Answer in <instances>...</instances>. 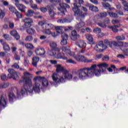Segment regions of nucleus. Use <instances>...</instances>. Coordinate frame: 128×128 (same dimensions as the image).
Returning <instances> with one entry per match:
<instances>
[{
    "instance_id": "38",
    "label": "nucleus",
    "mask_w": 128,
    "mask_h": 128,
    "mask_svg": "<svg viewBox=\"0 0 128 128\" xmlns=\"http://www.w3.org/2000/svg\"><path fill=\"white\" fill-rule=\"evenodd\" d=\"M98 46H100V48H103L104 50H106V48H108L106 45L104 44V42L102 41L99 42Z\"/></svg>"
},
{
    "instance_id": "12",
    "label": "nucleus",
    "mask_w": 128,
    "mask_h": 128,
    "mask_svg": "<svg viewBox=\"0 0 128 128\" xmlns=\"http://www.w3.org/2000/svg\"><path fill=\"white\" fill-rule=\"evenodd\" d=\"M50 48L54 52H60L62 48L58 47V44L54 42H51L50 44Z\"/></svg>"
},
{
    "instance_id": "30",
    "label": "nucleus",
    "mask_w": 128,
    "mask_h": 128,
    "mask_svg": "<svg viewBox=\"0 0 128 128\" xmlns=\"http://www.w3.org/2000/svg\"><path fill=\"white\" fill-rule=\"evenodd\" d=\"M108 28H110L111 30H112L114 32H118V30L117 28H120V26L118 25H114V26H108Z\"/></svg>"
},
{
    "instance_id": "33",
    "label": "nucleus",
    "mask_w": 128,
    "mask_h": 128,
    "mask_svg": "<svg viewBox=\"0 0 128 128\" xmlns=\"http://www.w3.org/2000/svg\"><path fill=\"white\" fill-rule=\"evenodd\" d=\"M66 79L64 76V73H62V75L61 76H59V82H66Z\"/></svg>"
},
{
    "instance_id": "1",
    "label": "nucleus",
    "mask_w": 128,
    "mask_h": 128,
    "mask_svg": "<svg viewBox=\"0 0 128 128\" xmlns=\"http://www.w3.org/2000/svg\"><path fill=\"white\" fill-rule=\"evenodd\" d=\"M108 68V64L102 62L99 64H94L90 68H81L79 72V78L81 80L92 78L94 76H100L101 72H106V70Z\"/></svg>"
},
{
    "instance_id": "37",
    "label": "nucleus",
    "mask_w": 128,
    "mask_h": 128,
    "mask_svg": "<svg viewBox=\"0 0 128 128\" xmlns=\"http://www.w3.org/2000/svg\"><path fill=\"white\" fill-rule=\"evenodd\" d=\"M8 96L10 102H12L14 98H16V96H14V94L12 92L9 93Z\"/></svg>"
},
{
    "instance_id": "16",
    "label": "nucleus",
    "mask_w": 128,
    "mask_h": 128,
    "mask_svg": "<svg viewBox=\"0 0 128 128\" xmlns=\"http://www.w3.org/2000/svg\"><path fill=\"white\" fill-rule=\"evenodd\" d=\"M80 38V34H78V33L76 30L72 31L71 36V39L72 40H76Z\"/></svg>"
},
{
    "instance_id": "58",
    "label": "nucleus",
    "mask_w": 128,
    "mask_h": 128,
    "mask_svg": "<svg viewBox=\"0 0 128 128\" xmlns=\"http://www.w3.org/2000/svg\"><path fill=\"white\" fill-rule=\"evenodd\" d=\"M54 50H52H52H50L48 52V54H50V56H56V52H54Z\"/></svg>"
},
{
    "instance_id": "34",
    "label": "nucleus",
    "mask_w": 128,
    "mask_h": 128,
    "mask_svg": "<svg viewBox=\"0 0 128 128\" xmlns=\"http://www.w3.org/2000/svg\"><path fill=\"white\" fill-rule=\"evenodd\" d=\"M26 32L28 34H36V30L32 28H30L26 30Z\"/></svg>"
},
{
    "instance_id": "47",
    "label": "nucleus",
    "mask_w": 128,
    "mask_h": 128,
    "mask_svg": "<svg viewBox=\"0 0 128 128\" xmlns=\"http://www.w3.org/2000/svg\"><path fill=\"white\" fill-rule=\"evenodd\" d=\"M14 14L16 15L17 18H22V14L18 10Z\"/></svg>"
},
{
    "instance_id": "51",
    "label": "nucleus",
    "mask_w": 128,
    "mask_h": 128,
    "mask_svg": "<svg viewBox=\"0 0 128 128\" xmlns=\"http://www.w3.org/2000/svg\"><path fill=\"white\" fill-rule=\"evenodd\" d=\"M4 12L2 11V10L0 9V20H2L4 18L5 16Z\"/></svg>"
},
{
    "instance_id": "62",
    "label": "nucleus",
    "mask_w": 128,
    "mask_h": 128,
    "mask_svg": "<svg viewBox=\"0 0 128 128\" xmlns=\"http://www.w3.org/2000/svg\"><path fill=\"white\" fill-rule=\"evenodd\" d=\"M102 60L104 62H108V60H110V57H108V56H105L102 58Z\"/></svg>"
},
{
    "instance_id": "11",
    "label": "nucleus",
    "mask_w": 128,
    "mask_h": 128,
    "mask_svg": "<svg viewBox=\"0 0 128 128\" xmlns=\"http://www.w3.org/2000/svg\"><path fill=\"white\" fill-rule=\"evenodd\" d=\"M62 40L60 42L62 46H66L68 44V36L65 33H62Z\"/></svg>"
},
{
    "instance_id": "35",
    "label": "nucleus",
    "mask_w": 128,
    "mask_h": 128,
    "mask_svg": "<svg viewBox=\"0 0 128 128\" xmlns=\"http://www.w3.org/2000/svg\"><path fill=\"white\" fill-rule=\"evenodd\" d=\"M70 20L66 19V18H64L63 20L60 19L59 20H58V22L60 24H64L66 22H70Z\"/></svg>"
},
{
    "instance_id": "4",
    "label": "nucleus",
    "mask_w": 128,
    "mask_h": 128,
    "mask_svg": "<svg viewBox=\"0 0 128 128\" xmlns=\"http://www.w3.org/2000/svg\"><path fill=\"white\" fill-rule=\"evenodd\" d=\"M35 84L34 85V90L35 92H40V82H42V86L43 88L48 86V81L44 78L40 76H36L34 80Z\"/></svg>"
},
{
    "instance_id": "31",
    "label": "nucleus",
    "mask_w": 128,
    "mask_h": 128,
    "mask_svg": "<svg viewBox=\"0 0 128 128\" xmlns=\"http://www.w3.org/2000/svg\"><path fill=\"white\" fill-rule=\"evenodd\" d=\"M46 34L47 36H53V38H56V36H58V34H56V32H52L50 30H48V32H46Z\"/></svg>"
},
{
    "instance_id": "22",
    "label": "nucleus",
    "mask_w": 128,
    "mask_h": 128,
    "mask_svg": "<svg viewBox=\"0 0 128 128\" xmlns=\"http://www.w3.org/2000/svg\"><path fill=\"white\" fill-rule=\"evenodd\" d=\"M48 10H49V15L52 18H54V16H56V12L52 10V6H48Z\"/></svg>"
},
{
    "instance_id": "25",
    "label": "nucleus",
    "mask_w": 128,
    "mask_h": 128,
    "mask_svg": "<svg viewBox=\"0 0 128 128\" xmlns=\"http://www.w3.org/2000/svg\"><path fill=\"white\" fill-rule=\"evenodd\" d=\"M56 72H64V70H65L64 67L62 66L60 64H58L56 66Z\"/></svg>"
},
{
    "instance_id": "23",
    "label": "nucleus",
    "mask_w": 128,
    "mask_h": 128,
    "mask_svg": "<svg viewBox=\"0 0 128 128\" xmlns=\"http://www.w3.org/2000/svg\"><path fill=\"white\" fill-rule=\"evenodd\" d=\"M86 6H88L90 10H92V12H98V8L93 4H88V5H86Z\"/></svg>"
},
{
    "instance_id": "49",
    "label": "nucleus",
    "mask_w": 128,
    "mask_h": 128,
    "mask_svg": "<svg viewBox=\"0 0 128 128\" xmlns=\"http://www.w3.org/2000/svg\"><path fill=\"white\" fill-rule=\"evenodd\" d=\"M102 4L105 8H108L110 6V4L108 2H102Z\"/></svg>"
},
{
    "instance_id": "64",
    "label": "nucleus",
    "mask_w": 128,
    "mask_h": 128,
    "mask_svg": "<svg viewBox=\"0 0 128 128\" xmlns=\"http://www.w3.org/2000/svg\"><path fill=\"white\" fill-rule=\"evenodd\" d=\"M19 52H20V56H24V51H22V50L21 48L18 49Z\"/></svg>"
},
{
    "instance_id": "41",
    "label": "nucleus",
    "mask_w": 128,
    "mask_h": 128,
    "mask_svg": "<svg viewBox=\"0 0 128 128\" xmlns=\"http://www.w3.org/2000/svg\"><path fill=\"white\" fill-rule=\"evenodd\" d=\"M108 14L111 18H118V14L116 13H114L112 12H108Z\"/></svg>"
},
{
    "instance_id": "9",
    "label": "nucleus",
    "mask_w": 128,
    "mask_h": 128,
    "mask_svg": "<svg viewBox=\"0 0 128 128\" xmlns=\"http://www.w3.org/2000/svg\"><path fill=\"white\" fill-rule=\"evenodd\" d=\"M22 22H24V25L25 26L26 28H30L32 22H34V20H32V19L31 18H26L25 19L23 20Z\"/></svg>"
},
{
    "instance_id": "61",
    "label": "nucleus",
    "mask_w": 128,
    "mask_h": 128,
    "mask_svg": "<svg viewBox=\"0 0 128 128\" xmlns=\"http://www.w3.org/2000/svg\"><path fill=\"white\" fill-rule=\"evenodd\" d=\"M98 26L101 28H106V25L104 23L99 22L98 23Z\"/></svg>"
},
{
    "instance_id": "43",
    "label": "nucleus",
    "mask_w": 128,
    "mask_h": 128,
    "mask_svg": "<svg viewBox=\"0 0 128 128\" xmlns=\"http://www.w3.org/2000/svg\"><path fill=\"white\" fill-rule=\"evenodd\" d=\"M116 66L111 65L110 67L108 68L107 70L108 72H112L114 71L113 70H116Z\"/></svg>"
},
{
    "instance_id": "40",
    "label": "nucleus",
    "mask_w": 128,
    "mask_h": 128,
    "mask_svg": "<svg viewBox=\"0 0 128 128\" xmlns=\"http://www.w3.org/2000/svg\"><path fill=\"white\" fill-rule=\"evenodd\" d=\"M4 46V50H5V52H10V46L6 44H3Z\"/></svg>"
},
{
    "instance_id": "44",
    "label": "nucleus",
    "mask_w": 128,
    "mask_h": 128,
    "mask_svg": "<svg viewBox=\"0 0 128 128\" xmlns=\"http://www.w3.org/2000/svg\"><path fill=\"white\" fill-rule=\"evenodd\" d=\"M66 61V62L67 64H76V61L72 59H68V60H65Z\"/></svg>"
},
{
    "instance_id": "18",
    "label": "nucleus",
    "mask_w": 128,
    "mask_h": 128,
    "mask_svg": "<svg viewBox=\"0 0 128 128\" xmlns=\"http://www.w3.org/2000/svg\"><path fill=\"white\" fill-rule=\"evenodd\" d=\"M15 6H16L18 10H20V12H26L24 10L26 8V6H24L22 4H15Z\"/></svg>"
},
{
    "instance_id": "52",
    "label": "nucleus",
    "mask_w": 128,
    "mask_h": 128,
    "mask_svg": "<svg viewBox=\"0 0 128 128\" xmlns=\"http://www.w3.org/2000/svg\"><path fill=\"white\" fill-rule=\"evenodd\" d=\"M120 42H118V44H120ZM117 42L116 41H112L110 42V46H112V45L114 46H118V44Z\"/></svg>"
},
{
    "instance_id": "42",
    "label": "nucleus",
    "mask_w": 128,
    "mask_h": 128,
    "mask_svg": "<svg viewBox=\"0 0 128 128\" xmlns=\"http://www.w3.org/2000/svg\"><path fill=\"white\" fill-rule=\"evenodd\" d=\"M25 47L26 48H29L30 50H32L34 48V45L30 43H27L25 44Z\"/></svg>"
},
{
    "instance_id": "46",
    "label": "nucleus",
    "mask_w": 128,
    "mask_h": 128,
    "mask_svg": "<svg viewBox=\"0 0 128 128\" xmlns=\"http://www.w3.org/2000/svg\"><path fill=\"white\" fill-rule=\"evenodd\" d=\"M9 10L10 12H12V14H14L15 12H16L18 11V10H16V8H14V7L12 6H10L9 8Z\"/></svg>"
},
{
    "instance_id": "36",
    "label": "nucleus",
    "mask_w": 128,
    "mask_h": 128,
    "mask_svg": "<svg viewBox=\"0 0 128 128\" xmlns=\"http://www.w3.org/2000/svg\"><path fill=\"white\" fill-rule=\"evenodd\" d=\"M54 28H56V32L58 34V35L60 34H64V32H62V28L57 26L55 27Z\"/></svg>"
},
{
    "instance_id": "53",
    "label": "nucleus",
    "mask_w": 128,
    "mask_h": 128,
    "mask_svg": "<svg viewBox=\"0 0 128 128\" xmlns=\"http://www.w3.org/2000/svg\"><path fill=\"white\" fill-rule=\"evenodd\" d=\"M32 40H33L32 36H29L26 37L25 40H26V42H32Z\"/></svg>"
},
{
    "instance_id": "54",
    "label": "nucleus",
    "mask_w": 128,
    "mask_h": 128,
    "mask_svg": "<svg viewBox=\"0 0 128 128\" xmlns=\"http://www.w3.org/2000/svg\"><path fill=\"white\" fill-rule=\"evenodd\" d=\"M100 46L98 45H96L94 47V50H96V52H102V50L100 48L101 47H98Z\"/></svg>"
},
{
    "instance_id": "56",
    "label": "nucleus",
    "mask_w": 128,
    "mask_h": 128,
    "mask_svg": "<svg viewBox=\"0 0 128 128\" xmlns=\"http://www.w3.org/2000/svg\"><path fill=\"white\" fill-rule=\"evenodd\" d=\"M11 44L12 46V47L11 48V50H12V52H14L18 50V48L14 46V44L11 43Z\"/></svg>"
},
{
    "instance_id": "60",
    "label": "nucleus",
    "mask_w": 128,
    "mask_h": 128,
    "mask_svg": "<svg viewBox=\"0 0 128 128\" xmlns=\"http://www.w3.org/2000/svg\"><path fill=\"white\" fill-rule=\"evenodd\" d=\"M46 23L43 22L42 21H40L38 22V26H41L43 28V30L44 29V24H46Z\"/></svg>"
},
{
    "instance_id": "8",
    "label": "nucleus",
    "mask_w": 128,
    "mask_h": 128,
    "mask_svg": "<svg viewBox=\"0 0 128 128\" xmlns=\"http://www.w3.org/2000/svg\"><path fill=\"white\" fill-rule=\"evenodd\" d=\"M44 30H43V34H46V32H48V30H54L56 27H54V26L52 24H46L44 25Z\"/></svg>"
},
{
    "instance_id": "29",
    "label": "nucleus",
    "mask_w": 128,
    "mask_h": 128,
    "mask_svg": "<svg viewBox=\"0 0 128 128\" xmlns=\"http://www.w3.org/2000/svg\"><path fill=\"white\" fill-rule=\"evenodd\" d=\"M34 10H28L26 13V16H28V18H32V16H34Z\"/></svg>"
},
{
    "instance_id": "7",
    "label": "nucleus",
    "mask_w": 128,
    "mask_h": 128,
    "mask_svg": "<svg viewBox=\"0 0 128 128\" xmlns=\"http://www.w3.org/2000/svg\"><path fill=\"white\" fill-rule=\"evenodd\" d=\"M8 72H9L8 74V78H13V80H16L18 78V72H16L14 69H8Z\"/></svg>"
},
{
    "instance_id": "39",
    "label": "nucleus",
    "mask_w": 128,
    "mask_h": 128,
    "mask_svg": "<svg viewBox=\"0 0 128 128\" xmlns=\"http://www.w3.org/2000/svg\"><path fill=\"white\" fill-rule=\"evenodd\" d=\"M122 4L124 6V10L128 12V2L126 1H123Z\"/></svg>"
},
{
    "instance_id": "24",
    "label": "nucleus",
    "mask_w": 128,
    "mask_h": 128,
    "mask_svg": "<svg viewBox=\"0 0 128 128\" xmlns=\"http://www.w3.org/2000/svg\"><path fill=\"white\" fill-rule=\"evenodd\" d=\"M86 26V24L84 22H80L77 24L75 26V28L77 30H80L82 28H84Z\"/></svg>"
},
{
    "instance_id": "13",
    "label": "nucleus",
    "mask_w": 128,
    "mask_h": 128,
    "mask_svg": "<svg viewBox=\"0 0 128 128\" xmlns=\"http://www.w3.org/2000/svg\"><path fill=\"white\" fill-rule=\"evenodd\" d=\"M52 80L54 82L53 84H57L59 83L60 76L57 73H54L52 76Z\"/></svg>"
},
{
    "instance_id": "6",
    "label": "nucleus",
    "mask_w": 128,
    "mask_h": 128,
    "mask_svg": "<svg viewBox=\"0 0 128 128\" xmlns=\"http://www.w3.org/2000/svg\"><path fill=\"white\" fill-rule=\"evenodd\" d=\"M60 8H58V10L60 12H58L60 16H64L66 14L64 12H66V8H70V5L65 3H62L60 4Z\"/></svg>"
},
{
    "instance_id": "15",
    "label": "nucleus",
    "mask_w": 128,
    "mask_h": 128,
    "mask_svg": "<svg viewBox=\"0 0 128 128\" xmlns=\"http://www.w3.org/2000/svg\"><path fill=\"white\" fill-rule=\"evenodd\" d=\"M6 101L4 98V96L2 95L0 99V110L2 108H6Z\"/></svg>"
},
{
    "instance_id": "2",
    "label": "nucleus",
    "mask_w": 128,
    "mask_h": 128,
    "mask_svg": "<svg viewBox=\"0 0 128 128\" xmlns=\"http://www.w3.org/2000/svg\"><path fill=\"white\" fill-rule=\"evenodd\" d=\"M32 74L28 72H25L24 74V76H22V80H20L19 82V84H22L24 82V88L21 89L20 92H17V96L20 98V94L22 96H24V94H26L28 92H30V94H32L34 92V86H32V80L30 79V76Z\"/></svg>"
},
{
    "instance_id": "45",
    "label": "nucleus",
    "mask_w": 128,
    "mask_h": 128,
    "mask_svg": "<svg viewBox=\"0 0 128 128\" xmlns=\"http://www.w3.org/2000/svg\"><path fill=\"white\" fill-rule=\"evenodd\" d=\"M82 70V69H80L79 70H78V77L76 76H74V78H73V80L74 82H78V80L79 78L80 80H84L86 79H81L80 78V70Z\"/></svg>"
},
{
    "instance_id": "50",
    "label": "nucleus",
    "mask_w": 128,
    "mask_h": 128,
    "mask_svg": "<svg viewBox=\"0 0 128 128\" xmlns=\"http://www.w3.org/2000/svg\"><path fill=\"white\" fill-rule=\"evenodd\" d=\"M102 32V30L100 28H97L93 30L94 34H99Z\"/></svg>"
},
{
    "instance_id": "27",
    "label": "nucleus",
    "mask_w": 128,
    "mask_h": 128,
    "mask_svg": "<svg viewBox=\"0 0 128 128\" xmlns=\"http://www.w3.org/2000/svg\"><path fill=\"white\" fill-rule=\"evenodd\" d=\"M86 40L89 42L91 44H94V38L90 34H86Z\"/></svg>"
},
{
    "instance_id": "5",
    "label": "nucleus",
    "mask_w": 128,
    "mask_h": 128,
    "mask_svg": "<svg viewBox=\"0 0 128 128\" xmlns=\"http://www.w3.org/2000/svg\"><path fill=\"white\" fill-rule=\"evenodd\" d=\"M74 2H75L74 4V7L72 8V10L74 13V16H78L82 20H84V18H86V16L88 14V8L84 6H81L82 10H80V9L79 8H80V6H78V1L74 0Z\"/></svg>"
},
{
    "instance_id": "10",
    "label": "nucleus",
    "mask_w": 128,
    "mask_h": 128,
    "mask_svg": "<svg viewBox=\"0 0 128 128\" xmlns=\"http://www.w3.org/2000/svg\"><path fill=\"white\" fill-rule=\"evenodd\" d=\"M106 16H108V14H106V12H101L96 15L93 18V20H94L95 22H97V20H102L104 18H106Z\"/></svg>"
},
{
    "instance_id": "32",
    "label": "nucleus",
    "mask_w": 128,
    "mask_h": 128,
    "mask_svg": "<svg viewBox=\"0 0 128 128\" xmlns=\"http://www.w3.org/2000/svg\"><path fill=\"white\" fill-rule=\"evenodd\" d=\"M118 42H122V40H126V36L123 35L118 36L115 38Z\"/></svg>"
},
{
    "instance_id": "28",
    "label": "nucleus",
    "mask_w": 128,
    "mask_h": 128,
    "mask_svg": "<svg viewBox=\"0 0 128 128\" xmlns=\"http://www.w3.org/2000/svg\"><path fill=\"white\" fill-rule=\"evenodd\" d=\"M10 34L12 36H14L16 40H20V35L18 34V32L16 30H14L11 31Z\"/></svg>"
},
{
    "instance_id": "63",
    "label": "nucleus",
    "mask_w": 128,
    "mask_h": 128,
    "mask_svg": "<svg viewBox=\"0 0 128 128\" xmlns=\"http://www.w3.org/2000/svg\"><path fill=\"white\" fill-rule=\"evenodd\" d=\"M119 44L122 46H128V42H125L124 44V42H119Z\"/></svg>"
},
{
    "instance_id": "26",
    "label": "nucleus",
    "mask_w": 128,
    "mask_h": 128,
    "mask_svg": "<svg viewBox=\"0 0 128 128\" xmlns=\"http://www.w3.org/2000/svg\"><path fill=\"white\" fill-rule=\"evenodd\" d=\"M122 50L124 52V55L122 54H118L117 57L118 58H125L126 56H128V49H125Z\"/></svg>"
},
{
    "instance_id": "57",
    "label": "nucleus",
    "mask_w": 128,
    "mask_h": 128,
    "mask_svg": "<svg viewBox=\"0 0 128 128\" xmlns=\"http://www.w3.org/2000/svg\"><path fill=\"white\" fill-rule=\"evenodd\" d=\"M30 6L32 8H33V10H38V5L36 4H30Z\"/></svg>"
},
{
    "instance_id": "19",
    "label": "nucleus",
    "mask_w": 128,
    "mask_h": 128,
    "mask_svg": "<svg viewBox=\"0 0 128 128\" xmlns=\"http://www.w3.org/2000/svg\"><path fill=\"white\" fill-rule=\"evenodd\" d=\"M63 74L66 80H70L72 79V75L68 72V71L66 70H64Z\"/></svg>"
},
{
    "instance_id": "3",
    "label": "nucleus",
    "mask_w": 128,
    "mask_h": 128,
    "mask_svg": "<svg viewBox=\"0 0 128 128\" xmlns=\"http://www.w3.org/2000/svg\"><path fill=\"white\" fill-rule=\"evenodd\" d=\"M62 50L63 52H66L69 54L70 56H72L77 62H92V59H88L84 56H80L79 54L76 56V53L72 52L68 47L62 46Z\"/></svg>"
},
{
    "instance_id": "20",
    "label": "nucleus",
    "mask_w": 128,
    "mask_h": 128,
    "mask_svg": "<svg viewBox=\"0 0 128 128\" xmlns=\"http://www.w3.org/2000/svg\"><path fill=\"white\" fill-rule=\"evenodd\" d=\"M56 58H62V60H68V57L64 55V54H63V55H62V53H56L54 56Z\"/></svg>"
},
{
    "instance_id": "48",
    "label": "nucleus",
    "mask_w": 128,
    "mask_h": 128,
    "mask_svg": "<svg viewBox=\"0 0 128 128\" xmlns=\"http://www.w3.org/2000/svg\"><path fill=\"white\" fill-rule=\"evenodd\" d=\"M9 84L8 83L2 84H0V88H6Z\"/></svg>"
},
{
    "instance_id": "17",
    "label": "nucleus",
    "mask_w": 128,
    "mask_h": 128,
    "mask_svg": "<svg viewBox=\"0 0 128 128\" xmlns=\"http://www.w3.org/2000/svg\"><path fill=\"white\" fill-rule=\"evenodd\" d=\"M35 52L36 56H44L46 54V50L44 48H37Z\"/></svg>"
},
{
    "instance_id": "55",
    "label": "nucleus",
    "mask_w": 128,
    "mask_h": 128,
    "mask_svg": "<svg viewBox=\"0 0 128 128\" xmlns=\"http://www.w3.org/2000/svg\"><path fill=\"white\" fill-rule=\"evenodd\" d=\"M28 64H30V60L27 59L24 60V66H28Z\"/></svg>"
},
{
    "instance_id": "59",
    "label": "nucleus",
    "mask_w": 128,
    "mask_h": 128,
    "mask_svg": "<svg viewBox=\"0 0 128 128\" xmlns=\"http://www.w3.org/2000/svg\"><path fill=\"white\" fill-rule=\"evenodd\" d=\"M1 80H8V77L6 76V75L2 74L1 76Z\"/></svg>"
},
{
    "instance_id": "21",
    "label": "nucleus",
    "mask_w": 128,
    "mask_h": 128,
    "mask_svg": "<svg viewBox=\"0 0 128 128\" xmlns=\"http://www.w3.org/2000/svg\"><path fill=\"white\" fill-rule=\"evenodd\" d=\"M32 64L35 68L38 66V63L40 62V58L38 56H34L32 59Z\"/></svg>"
},
{
    "instance_id": "14",
    "label": "nucleus",
    "mask_w": 128,
    "mask_h": 128,
    "mask_svg": "<svg viewBox=\"0 0 128 128\" xmlns=\"http://www.w3.org/2000/svg\"><path fill=\"white\" fill-rule=\"evenodd\" d=\"M76 46L80 48H86V43L84 40H79L76 42Z\"/></svg>"
}]
</instances>
